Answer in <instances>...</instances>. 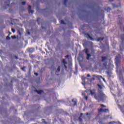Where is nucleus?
Here are the masks:
<instances>
[{
	"mask_svg": "<svg viewBox=\"0 0 124 124\" xmlns=\"http://www.w3.org/2000/svg\"><path fill=\"white\" fill-rule=\"evenodd\" d=\"M21 69H22V70H23V71H26V67H25V66H24V67H22V68H21Z\"/></svg>",
	"mask_w": 124,
	"mask_h": 124,
	"instance_id": "25",
	"label": "nucleus"
},
{
	"mask_svg": "<svg viewBox=\"0 0 124 124\" xmlns=\"http://www.w3.org/2000/svg\"><path fill=\"white\" fill-rule=\"evenodd\" d=\"M83 116V113L80 114V116L78 117V121L80 123L83 122V120L82 119V117Z\"/></svg>",
	"mask_w": 124,
	"mask_h": 124,
	"instance_id": "8",
	"label": "nucleus"
},
{
	"mask_svg": "<svg viewBox=\"0 0 124 124\" xmlns=\"http://www.w3.org/2000/svg\"><path fill=\"white\" fill-rule=\"evenodd\" d=\"M97 86L100 89H102V87L100 84H97Z\"/></svg>",
	"mask_w": 124,
	"mask_h": 124,
	"instance_id": "29",
	"label": "nucleus"
},
{
	"mask_svg": "<svg viewBox=\"0 0 124 124\" xmlns=\"http://www.w3.org/2000/svg\"><path fill=\"white\" fill-rule=\"evenodd\" d=\"M113 123H114V122H110V123H109V124H113Z\"/></svg>",
	"mask_w": 124,
	"mask_h": 124,
	"instance_id": "44",
	"label": "nucleus"
},
{
	"mask_svg": "<svg viewBox=\"0 0 124 124\" xmlns=\"http://www.w3.org/2000/svg\"><path fill=\"white\" fill-rule=\"evenodd\" d=\"M101 107H106V106H105L104 105H101Z\"/></svg>",
	"mask_w": 124,
	"mask_h": 124,
	"instance_id": "40",
	"label": "nucleus"
},
{
	"mask_svg": "<svg viewBox=\"0 0 124 124\" xmlns=\"http://www.w3.org/2000/svg\"><path fill=\"white\" fill-rule=\"evenodd\" d=\"M84 52H85L86 55H87L88 54H89V49H88V48H85V49H84Z\"/></svg>",
	"mask_w": 124,
	"mask_h": 124,
	"instance_id": "14",
	"label": "nucleus"
},
{
	"mask_svg": "<svg viewBox=\"0 0 124 124\" xmlns=\"http://www.w3.org/2000/svg\"><path fill=\"white\" fill-rule=\"evenodd\" d=\"M62 63H63L64 65V64H67V62L64 59L62 60Z\"/></svg>",
	"mask_w": 124,
	"mask_h": 124,
	"instance_id": "20",
	"label": "nucleus"
},
{
	"mask_svg": "<svg viewBox=\"0 0 124 124\" xmlns=\"http://www.w3.org/2000/svg\"><path fill=\"white\" fill-rule=\"evenodd\" d=\"M98 9H99V10H100V7H99Z\"/></svg>",
	"mask_w": 124,
	"mask_h": 124,
	"instance_id": "49",
	"label": "nucleus"
},
{
	"mask_svg": "<svg viewBox=\"0 0 124 124\" xmlns=\"http://www.w3.org/2000/svg\"><path fill=\"white\" fill-rule=\"evenodd\" d=\"M103 66L105 67V68H107V62H105L103 63Z\"/></svg>",
	"mask_w": 124,
	"mask_h": 124,
	"instance_id": "16",
	"label": "nucleus"
},
{
	"mask_svg": "<svg viewBox=\"0 0 124 124\" xmlns=\"http://www.w3.org/2000/svg\"><path fill=\"white\" fill-rule=\"evenodd\" d=\"M42 29H45V28H44V27H43V26H42Z\"/></svg>",
	"mask_w": 124,
	"mask_h": 124,
	"instance_id": "47",
	"label": "nucleus"
},
{
	"mask_svg": "<svg viewBox=\"0 0 124 124\" xmlns=\"http://www.w3.org/2000/svg\"><path fill=\"white\" fill-rule=\"evenodd\" d=\"M65 57L66 59H68V58H69V55H67L65 56Z\"/></svg>",
	"mask_w": 124,
	"mask_h": 124,
	"instance_id": "39",
	"label": "nucleus"
},
{
	"mask_svg": "<svg viewBox=\"0 0 124 124\" xmlns=\"http://www.w3.org/2000/svg\"><path fill=\"white\" fill-rule=\"evenodd\" d=\"M103 80H104V81H105V79L104 78H103Z\"/></svg>",
	"mask_w": 124,
	"mask_h": 124,
	"instance_id": "51",
	"label": "nucleus"
},
{
	"mask_svg": "<svg viewBox=\"0 0 124 124\" xmlns=\"http://www.w3.org/2000/svg\"><path fill=\"white\" fill-rule=\"evenodd\" d=\"M121 39L122 42H124V34L121 35Z\"/></svg>",
	"mask_w": 124,
	"mask_h": 124,
	"instance_id": "18",
	"label": "nucleus"
},
{
	"mask_svg": "<svg viewBox=\"0 0 124 124\" xmlns=\"http://www.w3.org/2000/svg\"><path fill=\"white\" fill-rule=\"evenodd\" d=\"M105 96V94H104L102 92H101L98 95H95L94 98L95 99L98 100V102H99L101 101V100H103V98H104Z\"/></svg>",
	"mask_w": 124,
	"mask_h": 124,
	"instance_id": "2",
	"label": "nucleus"
},
{
	"mask_svg": "<svg viewBox=\"0 0 124 124\" xmlns=\"http://www.w3.org/2000/svg\"><path fill=\"white\" fill-rule=\"evenodd\" d=\"M95 89H93L90 90V93L91 95H94L95 94Z\"/></svg>",
	"mask_w": 124,
	"mask_h": 124,
	"instance_id": "5",
	"label": "nucleus"
},
{
	"mask_svg": "<svg viewBox=\"0 0 124 124\" xmlns=\"http://www.w3.org/2000/svg\"><path fill=\"white\" fill-rule=\"evenodd\" d=\"M15 58H16L17 59V56H15Z\"/></svg>",
	"mask_w": 124,
	"mask_h": 124,
	"instance_id": "50",
	"label": "nucleus"
},
{
	"mask_svg": "<svg viewBox=\"0 0 124 124\" xmlns=\"http://www.w3.org/2000/svg\"><path fill=\"white\" fill-rule=\"evenodd\" d=\"M72 102L73 103H74V106H75L76 105H77V100H75V99H73L72 100Z\"/></svg>",
	"mask_w": 124,
	"mask_h": 124,
	"instance_id": "9",
	"label": "nucleus"
},
{
	"mask_svg": "<svg viewBox=\"0 0 124 124\" xmlns=\"http://www.w3.org/2000/svg\"><path fill=\"white\" fill-rule=\"evenodd\" d=\"M92 80H95V78H93L90 79V81H92Z\"/></svg>",
	"mask_w": 124,
	"mask_h": 124,
	"instance_id": "37",
	"label": "nucleus"
},
{
	"mask_svg": "<svg viewBox=\"0 0 124 124\" xmlns=\"http://www.w3.org/2000/svg\"><path fill=\"white\" fill-rule=\"evenodd\" d=\"M105 10H106V11H107V12H109L111 10V8L109 7H105Z\"/></svg>",
	"mask_w": 124,
	"mask_h": 124,
	"instance_id": "10",
	"label": "nucleus"
},
{
	"mask_svg": "<svg viewBox=\"0 0 124 124\" xmlns=\"http://www.w3.org/2000/svg\"><path fill=\"white\" fill-rule=\"evenodd\" d=\"M34 74H35V75H36V76H38V73H35Z\"/></svg>",
	"mask_w": 124,
	"mask_h": 124,
	"instance_id": "41",
	"label": "nucleus"
},
{
	"mask_svg": "<svg viewBox=\"0 0 124 124\" xmlns=\"http://www.w3.org/2000/svg\"><path fill=\"white\" fill-rule=\"evenodd\" d=\"M42 121H43V123H44V124H47V122H46V121H45V119H42Z\"/></svg>",
	"mask_w": 124,
	"mask_h": 124,
	"instance_id": "30",
	"label": "nucleus"
},
{
	"mask_svg": "<svg viewBox=\"0 0 124 124\" xmlns=\"http://www.w3.org/2000/svg\"><path fill=\"white\" fill-rule=\"evenodd\" d=\"M104 37H99L97 38V41H102L103 40H104Z\"/></svg>",
	"mask_w": 124,
	"mask_h": 124,
	"instance_id": "13",
	"label": "nucleus"
},
{
	"mask_svg": "<svg viewBox=\"0 0 124 124\" xmlns=\"http://www.w3.org/2000/svg\"><path fill=\"white\" fill-rule=\"evenodd\" d=\"M124 50V44L120 46V51H123Z\"/></svg>",
	"mask_w": 124,
	"mask_h": 124,
	"instance_id": "11",
	"label": "nucleus"
},
{
	"mask_svg": "<svg viewBox=\"0 0 124 124\" xmlns=\"http://www.w3.org/2000/svg\"><path fill=\"white\" fill-rule=\"evenodd\" d=\"M114 0H109V1H113Z\"/></svg>",
	"mask_w": 124,
	"mask_h": 124,
	"instance_id": "46",
	"label": "nucleus"
},
{
	"mask_svg": "<svg viewBox=\"0 0 124 124\" xmlns=\"http://www.w3.org/2000/svg\"><path fill=\"white\" fill-rule=\"evenodd\" d=\"M34 92L37 93H38V94H41V93H43V90H34Z\"/></svg>",
	"mask_w": 124,
	"mask_h": 124,
	"instance_id": "7",
	"label": "nucleus"
},
{
	"mask_svg": "<svg viewBox=\"0 0 124 124\" xmlns=\"http://www.w3.org/2000/svg\"><path fill=\"white\" fill-rule=\"evenodd\" d=\"M12 38H13V39L16 38V36H15V35L12 36Z\"/></svg>",
	"mask_w": 124,
	"mask_h": 124,
	"instance_id": "35",
	"label": "nucleus"
},
{
	"mask_svg": "<svg viewBox=\"0 0 124 124\" xmlns=\"http://www.w3.org/2000/svg\"><path fill=\"white\" fill-rule=\"evenodd\" d=\"M61 24H62V25H65V22H64V21L63 20H61Z\"/></svg>",
	"mask_w": 124,
	"mask_h": 124,
	"instance_id": "24",
	"label": "nucleus"
},
{
	"mask_svg": "<svg viewBox=\"0 0 124 124\" xmlns=\"http://www.w3.org/2000/svg\"><path fill=\"white\" fill-rule=\"evenodd\" d=\"M6 39L7 40H9V39H10V37H9V36H7L6 37Z\"/></svg>",
	"mask_w": 124,
	"mask_h": 124,
	"instance_id": "31",
	"label": "nucleus"
},
{
	"mask_svg": "<svg viewBox=\"0 0 124 124\" xmlns=\"http://www.w3.org/2000/svg\"><path fill=\"white\" fill-rule=\"evenodd\" d=\"M86 55H87V57H86L87 60H90V57H92V55L90 54H86Z\"/></svg>",
	"mask_w": 124,
	"mask_h": 124,
	"instance_id": "15",
	"label": "nucleus"
},
{
	"mask_svg": "<svg viewBox=\"0 0 124 124\" xmlns=\"http://www.w3.org/2000/svg\"><path fill=\"white\" fill-rule=\"evenodd\" d=\"M104 113H107V112H109V109L108 108H105L103 109Z\"/></svg>",
	"mask_w": 124,
	"mask_h": 124,
	"instance_id": "19",
	"label": "nucleus"
},
{
	"mask_svg": "<svg viewBox=\"0 0 124 124\" xmlns=\"http://www.w3.org/2000/svg\"><path fill=\"white\" fill-rule=\"evenodd\" d=\"M7 1L8 3L6 4V2H5V5H7V6H10V5H9V3L10 2V0H7Z\"/></svg>",
	"mask_w": 124,
	"mask_h": 124,
	"instance_id": "17",
	"label": "nucleus"
},
{
	"mask_svg": "<svg viewBox=\"0 0 124 124\" xmlns=\"http://www.w3.org/2000/svg\"><path fill=\"white\" fill-rule=\"evenodd\" d=\"M26 1H23V2H22V4L23 5H25V4H26Z\"/></svg>",
	"mask_w": 124,
	"mask_h": 124,
	"instance_id": "33",
	"label": "nucleus"
},
{
	"mask_svg": "<svg viewBox=\"0 0 124 124\" xmlns=\"http://www.w3.org/2000/svg\"><path fill=\"white\" fill-rule=\"evenodd\" d=\"M64 66L65 69H67V66H66V65L64 64Z\"/></svg>",
	"mask_w": 124,
	"mask_h": 124,
	"instance_id": "36",
	"label": "nucleus"
},
{
	"mask_svg": "<svg viewBox=\"0 0 124 124\" xmlns=\"http://www.w3.org/2000/svg\"><path fill=\"white\" fill-rule=\"evenodd\" d=\"M86 78H84V80H86Z\"/></svg>",
	"mask_w": 124,
	"mask_h": 124,
	"instance_id": "48",
	"label": "nucleus"
},
{
	"mask_svg": "<svg viewBox=\"0 0 124 124\" xmlns=\"http://www.w3.org/2000/svg\"><path fill=\"white\" fill-rule=\"evenodd\" d=\"M82 95H83V96H84L85 97V96L86 95V94L84 93H82Z\"/></svg>",
	"mask_w": 124,
	"mask_h": 124,
	"instance_id": "38",
	"label": "nucleus"
},
{
	"mask_svg": "<svg viewBox=\"0 0 124 124\" xmlns=\"http://www.w3.org/2000/svg\"><path fill=\"white\" fill-rule=\"evenodd\" d=\"M103 110H104L103 108H101L99 109L98 110V112H103Z\"/></svg>",
	"mask_w": 124,
	"mask_h": 124,
	"instance_id": "23",
	"label": "nucleus"
},
{
	"mask_svg": "<svg viewBox=\"0 0 124 124\" xmlns=\"http://www.w3.org/2000/svg\"><path fill=\"white\" fill-rule=\"evenodd\" d=\"M57 71H61V66H59L58 68H57Z\"/></svg>",
	"mask_w": 124,
	"mask_h": 124,
	"instance_id": "26",
	"label": "nucleus"
},
{
	"mask_svg": "<svg viewBox=\"0 0 124 124\" xmlns=\"http://www.w3.org/2000/svg\"><path fill=\"white\" fill-rule=\"evenodd\" d=\"M84 35L86 37H87V38H90V39H91V40H94L92 36H91V35H90V34H89V33H85Z\"/></svg>",
	"mask_w": 124,
	"mask_h": 124,
	"instance_id": "3",
	"label": "nucleus"
},
{
	"mask_svg": "<svg viewBox=\"0 0 124 124\" xmlns=\"http://www.w3.org/2000/svg\"><path fill=\"white\" fill-rule=\"evenodd\" d=\"M39 20H40V18H38L37 19V21L38 22V25H40V23H39Z\"/></svg>",
	"mask_w": 124,
	"mask_h": 124,
	"instance_id": "27",
	"label": "nucleus"
},
{
	"mask_svg": "<svg viewBox=\"0 0 124 124\" xmlns=\"http://www.w3.org/2000/svg\"><path fill=\"white\" fill-rule=\"evenodd\" d=\"M101 59H102V60H101V62H104L107 61V57H106V56H102L101 57Z\"/></svg>",
	"mask_w": 124,
	"mask_h": 124,
	"instance_id": "6",
	"label": "nucleus"
},
{
	"mask_svg": "<svg viewBox=\"0 0 124 124\" xmlns=\"http://www.w3.org/2000/svg\"><path fill=\"white\" fill-rule=\"evenodd\" d=\"M28 33L30 34V32H29Z\"/></svg>",
	"mask_w": 124,
	"mask_h": 124,
	"instance_id": "52",
	"label": "nucleus"
},
{
	"mask_svg": "<svg viewBox=\"0 0 124 124\" xmlns=\"http://www.w3.org/2000/svg\"><path fill=\"white\" fill-rule=\"evenodd\" d=\"M10 34H11V32H10V31H9V34H8V36L10 35Z\"/></svg>",
	"mask_w": 124,
	"mask_h": 124,
	"instance_id": "43",
	"label": "nucleus"
},
{
	"mask_svg": "<svg viewBox=\"0 0 124 124\" xmlns=\"http://www.w3.org/2000/svg\"><path fill=\"white\" fill-rule=\"evenodd\" d=\"M87 76V77H91V75L90 74H88Z\"/></svg>",
	"mask_w": 124,
	"mask_h": 124,
	"instance_id": "42",
	"label": "nucleus"
},
{
	"mask_svg": "<svg viewBox=\"0 0 124 124\" xmlns=\"http://www.w3.org/2000/svg\"><path fill=\"white\" fill-rule=\"evenodd\" d=\"M12 31H13L14 33V32H15V29L12 28Z\"/></svg>",
	"mask_w": 124,
	"mask_h": 124,
	"instance_id": "34",
	"label": "nucleus"
},
{
	"mask_svg": "<svg viewBox=\"0 0 124 124\" xmlns=\"http://www.w3.org/2000/svg\"><path fill=\"white\" fill-rule=\"evenodd\" d=\"M120 29L121 31H124V27H122V26H121Z\"/></svg>",
	"mask_w": 124,
	"mask_h": 124,
	"instance_id": "28",
	"label": "nucleus"
},
{
	"mask_svg": "<svg viewBox=\"0 0 124 124\" xmlns=\"http://www.w3.org/2000/svg\"><path fill=\"white\" fill-rule=\"evenodd\" d=\"M85 99H86V100H88V99L89 98V97L88 96H85Z\"/></svg>",
	"mask_w": 124,
	"mask_h": 124,
	"instance_id": "32",
	"label": "nucleus"
},
{
	"mask_svg": "<svg viewBox=\"0 0 124 124\" xmlns=\"http://www.w3.org/2000/svg\"><path fill=\"white\" fill-rule=\"evenodd\" d=\"M28 11H29V13L30 14L31 13V14H32V13L34 12L33 10H31V6L30 5L28 6Z\"/></svg>",
	"mask_w": 124,
	"mask_h": 124,
	"instance_id": "4",
	"label": "nucleus"
},
{
	"mask_svg": "<svg viewBox=\"0 0 124 124\" xmlns=\"http://www.w3.org/2000/svg\"><path fill=\"white\" fill-rule=\"evenodd\" d=\"M67 3V0H64L63 1L64 5H66Z\"/></svg>",
	"mask_w": 124,
	"mask_h": 124,
	"instance_id": "21",
	"label": "nucleus"
},
{
	"mask_svg": "<svg viewBox=\"0 0 124 124\" xmlns=\"http://www.w3.org/2000/svg\"><path fill=\"white\" fill-rule=\"evenodd\" d=\"M97 78L99 80H100V79H103V78H102V76H98Z\"/></svg>",
	"mask_w": 124,
	"mask_h": 124,
	"instance_id": "22",
	"label": "nucleus"
},
{
	"mask_svg": "<svg viewBox=\"0 0 124 124\" xmlns=\"http://www.w3.org/2000/svg\"><path fill=\"white\" fill-rule=\"evenodd\" d=\"M89 115V113H86V116H88Z\"/></svg>",
	"mask_w": 124,
	"mask_h": 124,
	"instance_id": "45",
	"label": "nucleus"
},
{
	"mask_svg": "<svg viewBox=\"0 0 124 124\" xmlns=\"http://www.w3.org/2000/svg\"><path fill=\"white\" fill-rule=\"evenodd\" d=\"M34 51V49H33L32 48H30L28 49V52L29 53H32V52H33Z\"/></svg>",
	"mask_w": 124,
	"mask_h": 124,
	"instance_id": "12",
	"label": "nucleus"
},
{
	"mask_svg": "<svg viewBox=\"0 0 124 124\" xmlns=\"http://www.w3.org/2000/svg\"><path fill=\"white\" fill-rule=\"evenodd\" d=\"M121 60V56L119 55L118 56H116L115 58V64L116 65V73L117 75H119V76H121V77H123V72L124 73V66L122 67V70H119V67L120 66V61Z\"/></svg>",
	"mask_w": 124,
	"mask_h": 124,
	"instance_id": "1",
	"label": "nucleus"
}]
</instances>
